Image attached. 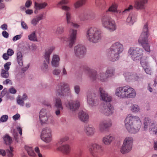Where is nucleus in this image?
<instances>
[{"label": "nucleus", "instance_id": "f257e3e1", "mask_svg": "<svg viewBox=\"0 0 157 157\" xmlns=\"http://www.w3.org/2000/svg\"><path fill=\"white\" fill-rule=\"evenodd\" d=\"M126 129L130 133H135L139 131L141 124L140 118L137 116L128 115L125 121Z\"/></svg>", "mask_w": 157, "mask_h": 157}, {"label": "nucleus", "instance_id": "f03ea898", "mask_svg": "<svg viewBox=\"0 0 157 157\" xmlns=\"http://www.w3.org/2000/svg\"><path fill=\"white\" fill-rule=\"evenodd\" d=\"M100 95L102 100L105 101L103 106V109L101 112L106 116H109L113 113V108L111 105L110 102L111 101L112 98L102 88L99 89Z\"/></svg>", "mask_w": 157, "mask_h": 157}, {"label": "nucleus", "instance_id": "7ed1b4c3", "mask_svg": "<svg viewBox=\"0 0 157 157\" xmlns=\"http://www.w3.org/2000/svg\"><path fill=\"white\" fill-rule=\"evenodd\" d=\"M148 24H145L143 28L141 34L138 40V42L140 44L144 50L147 52H151L150 45L148 42V38L150 34L148 28Z\"/></svg>", "mask_w": 157, "mask_h": 157}, {"label": "nucleus", "instance_id": "20e7f679", "mask_svg": "<svg viewBox=\"0 0 157 157\" xmlns=\"http://www.w3.org/2000/svg\"><path fill=\"white\" fill-rule=\"evenodd\" d=\"M115 94L121 98H134L136 96V92L133 88L128 86H126L117 88Z\"/></svg>", "mask_w": 157, "mask_h": 157}, {"label": "nucleus", "instance_id": "39448f33", "mask_svg": "<svg viewBox=\"0 0 157 157\" xmlns=\"http://www.w3.org/2000/svg\"><path fill=\"white\" fill-rule=\"evenodd\" d=\"M122 45L119 42L113 44L108 51L107 56L110 60L114 62L118 60L119 55L123 51Z\"/></svg>", "mask_w": 157, "mask_h": 157}, {"label": "nucleus", "instance_id": "423d86ee", "mask_svg": "<svg viewBox=\"0 0 157 157\" xmlns=\"http://www.w3.org/2000/svg\"><path fill=\"white\" fill-rule=\"evenodd\" d=\"M102 26L110 32L115 30L117 27L115 22L107 15H103L101 19Z\"/></svg>", "mask_w": 157, "mask_h": 157}, {"label": "nucleus", "instance_id": "0eeeda50", "mask_svg": "<svg viewBox=\"0 0 157 157\" xmlns=\"http://www.w3.org/2000/svg\"><path fill=\"white\" fill-rule=\"evenodd\" d=\"M86 36L90 41L96 43L101 39V33L97 28H91L87 32Z\"/></svg>", "mask_w": 157, "mask_h": 157}, {"label": "nucleus", "instance_id": "6e6552de", "mask_svg": "<svg viewBox=\"0 0 157 157\" xmlns=\"http://www.w3.org/2000/svg\"><path fill=\"white\" fill-rule=\"evenodd\" d=\"M132 142L133 139L131 137H126L121 148V152L123 154H124L130 151L132 148Z\"/></svg>", "mask_w": 157, "mask_h": 157}, {"label": "nucleus", "instance_id": "1a4fd4ad", "mask_svg": "<svg viewBox=\"0 0 157 157\" xmlns=\"http://www.w3.org/2000/svg\"><path fill=\"white\" fill-rule=\"evenodd\" d=\"M143 50L139 48H130L129 53L133 60H139L143 56Z\"/></svg>", "mask_w": 157, "mask_h": 157}, {"label": "nucleus", "instance_id": "9d476101", "mask_svg": "<svg viewBox=\"0 0 157 157\" xmlns=\"http://www.w3.org/2000/svg\"><path fill=\"white\" fill-rule=\"evenodd\" d=\"M61 6L63 10L66 11V15L68 26L71 27H74L76 28H78L79 25L77 24L74 23L70 21L71 20V14L68 12V11L70 10V8L68 6Z\"/></svg>", "mask_w": 157, "mask_h": 157}, {"label": "nucleus", "instance_id": "9b49d317", "mask_svg": "<svg viewBox=\"0 0 157 157\" xmlns=\"http://www.w3.org/2000/svg\"><path fill=\"white\" fill-rule=\"evenodd\" d=\"M57 92L59 95H66V94L70 93V89L67 84L63 83H61L60 85L57 87Z\"/></svg>", "mask_w": 157, "mask_h": 157}, {"label": "nucleus", "instance_id": "f8f14e48", "mask_svg": "<svg viewBox=\"0 0 157 157\" xmlns=\"http://www.w3.org/2000/svg\"><path fill=\"white\" fill-rule=\"evenodd\" d=\"M52 136L51 130L48 128L44 129L41 133V139L46 142H49L51 140Z\"/></svg>", "mask_w": 157, "mask_h": 157}, {"label": "nucleus", "instance_id": "ddd939ff", "mask_svg": "<svg viewBox=\"0 0 157 157\" xmlns=\"http://www.w3.org/2000/svg\"><path fill=\"white\" fill-rule=\"evenodd\" d=\"M101 147L96 144H91L89 146V151L91 154L94 156H96L97 153L101 150Z\"/></svg>", "mask_w": 157, "mask_h": 157}, {"label": "nucleus", "instance_id": "4468645a", "mask_svg": "<svg viewBox=\"0 0 157 157\" xmlns=\"http://www.w3.org/2000/svg\"><path fill=\"white\" fill-rule=\"evenodd\" d=\"M75 53L76 56L82 57L86 52V49L85 47L82 45H79L75 48Z\"/></svg>", "mask_w": 157, "mask_h": 157}, {"label": "nucleus", "instance_id": "2eb2a0df", "mask_svg": "<svg viewBox=\"0 0 157 157\" xmlns=\"http://www.w3.org/2000/svg\"><path fill=\"white\" fill-rule=\"evenodd\" d=\"M77 34V31L73 29H71L70 31V36L68 41L69 43V47H72L75 42Z\"/></svg>", "mask_w": 157, "mask_h": 157}, {"label": "nucleus", "instance_id": "dca6fc26", "mask_svg": "<svg viewBox=\"0 0 157 157\" xmlns=\"http://www.w3.org/2000/svg\"><path fill=\"white\" fill-rule=\"evenodd\" d=\"M147 2L144 0H136L135 2L134 7L137 10H144L146 7L145 4Z\"/></svg>", "mask_w": 157, "mask_h": 157}, {"label": "nucleus", "instance_id": "f3484780", "mask_svg": "<svg viewBox=\"0 0 157 157\" xmlns=\"http://www.w3.org/2000/svg\"><path fill=\"white\" fill-rule=\"evenodd\" d=\"M106 73L105 74H101L99 76H98V78L100 79L101 81L104 82L108 77H111L113 75L114 71L112 69H108L106 71Z\"/></svg>", "mask_w": 157, "mask_h": 157}, {"label": "nucleus", "instance_id": "a211bd4d", "mask_svg": "<svg viewBox=\"0 0 157 157\" xmlns=\"http://www.w3.org/2000/svg\"><path fill=\"white\" fill-rule=\"evenodd\" d=\"M54 48H52L49 49L48 51H46L44 55V58L46 59V61H44V68L43 69L44 70L45 69H47L48 67V64L49 63V60L50 57V55L52 53V51L54 50Z\"/></svg>", "mask_w": 157, "mask_h": 157}, {"label": "nucleus", "instance_id": "6ab92c4d", "mask_svg": "<svg viewBox=\"0 0 157 157\" xmlns=\"http://www.w3.org/2000/svg\"><path fill=\"white\" fill-rule=\"evenodd\" d=\"M112 125V123L110 121H105L101 122L99 125V129L102 132L107 128L110 127Z\"/></svg>", "mask_w": 157, "mask_h": 157}, {"label": "nucleus", "instance_id": "aec40b11", "mask_svg": "<svg viewBox=\"0 0 157 157\" xmlns=\"http://www.w3.org/2000/svg\"><path fill=\"white\" fill-rule=\"evenodd\" d=\"M67 106L69 107L71 110L74 111L78 108L80 106V103L78 101H71L69 102Z\"/></svg>", "mask_w": 157, "mask_h": 157}, {"label": "nucleus", "instance_id": "412c9836", "mask_svg": "<svg viewBox=\"0 0 157 157\" xmlns=\"http://www.w3.org/2000/svg\"><path fill=\"white\" fill-rule=\"evenodd\" d=\"M40 121L42 123H45L47 121L48 118L46 116V110L45 109H42L39 114Z\"/></svg>", "mask_w": 157, "mask_h": 157}, {"label": "nucleus", "instance_id": "4be33fe9", "mask_svg": "<svg viewBox=\"0 0 157 157\" xmlns=\"http://www.w3.org/2000/svg\"><path fill=\"white\" fill-rule=\"evenodd\" d=\"M55 107L57 109V110L56 112V115H59L60 113V110H63V109L61 101L60 99L58 98L56 100Z\"/></svg>", "mask_w": 157, "mask_h": 157}, {"label": "nucleus", "instance_id": "5701e85b", "mask_svg": "<svg viewBox=\"0 0 157 157\" xmlns=\"http://www.w3.org/2000/svg\"><path fill=\"white\" fill-rule=\"evenodd\" d=\"M124 75L126 80L128 81L129 79H132L134 80L135 81H137L140 78L139 76L136 74L131 75V73H130L127 72L125 73Z\"/></svg>", "mask_w": 157, "mask_h": 157}, {"label": "nucleus", "instance_id": "b1692460", "mask_svg": "<svg viewBox=\"0 0 157 157\" xmlns=\"http://www.w3.org/2000/svg\"><path fill=\"white\" fill-rule=\"evenodd\" d=\"M47 5V3L46 2L39 3L35 2L34 6L36 10L34 11V13H38V10L44 8Z\"/></svg>", "mask_w": 157, "mask_h": 157}, {"label": "nucleus", "instance_id": "393cba45", "mask_svg": "<svg viewBox=\"0 0 157 157\" xmlns=\"http://www.w3.org/2000/svg\"><path fill=\"white\" fill-rule=\"evenodd\" d=\"M118 5L116 3L113 2L109 9L104 13L103 15H107L109 12H117Z\"/></svg>", "mask_w": 157, "mask_h": 157}, {"label": "nucleus", "instance_id": "a878e982", "mask_svg": "<svg viewBox=\"0 0 157 157\" xmlns=\"http://www.w3.org/2000/svg\"><path fill=\"white\" fill-rule=\"evenodd\" d=\"M57 150L61 151L63 153L67 154H68L70 151L69 146L68 145H63L61 147H58Z\"/></svg>", "mask_w": 157, "mask_h": 157}, {"label": "nucleus", "instance_id": "bb28decb", "mask_svg": "<svg viewBox=\"0 0 157 157\" xmlns=\"http://www.w3.org/2000/svg\"><path fill=\"white\" fill-rule=\"evenodd\" d=\"M78 117L82 121L84 122L87 121L89 119V116L88 114L83 111L79 112Z\"/></svg>", "mask_w": 157, "mask_h": 157}, {"label": "nucleus", "instance_id": "cd10ccee", "mask_svg": "<svg viewBox=\"0 0 157 157\" xmlns=\"http://www.w3.org/2000/svg\"><path fill=\"white\" fill-rule=\"evenodd\" d=\"M59 60L60 58L58 55H53L52 61V66L56 67H58L59 65Z\"/></svg>", "mask_w": 157, "mask_h": 157}, {"label": "nucleus", "instance_id": "c85d7f7f", "mask_svg": "<svg viewBox=\"0 0 157 157\" xmlns=\"http://www.w3.org/2000/svg\"><path fill=\"white\" fill-rule=\"evenodd\" d=\"M140 59V64L144 68L146 67L149 66L148 60L147 59V57L142 56Z\"/></svg>", "mask_w": 157, "mask_h": 157}, {"label": "nucleus", "instance_id": "c756f323", "mask_svg": "<svg viewBox=\"0 0 157 157\" xmlns=\"http://www.w3.org/2000/svg\"><path fill=\"white\" fill-rule=\"evenodd\" d=\"M87 0H78L74 4L75 8H78L84 5L87 2Z\"/></svg>", "mask_w": 157, "mask_h": 157}, {"label": "nucleus", "instance_id": "7c9ffc66", "mask_svg": "<svg viewBox=\"0 0 157 157\" xmlns=\"http://www.w3.org/2000/svg\"><path fill=\"white\" fill-rule=\"evenodd\" d=\"M113 137L110 136L105 137L103 139V141L104 144L106 145L109 144L113 140Z\"/></svg>", "mask_w": 157, "mask_h": 157}, {"label": "nucleus", "instance_id": "2f4dec72", "mask_svg": "<svg viewBox=\"0 0 157 157\" xmlns=\"http://www.w3.org/2000/svg\"><path fill=\"white\" fill-rule=\"evenodd\" d=\"M5 143L6 144L9 145L12 142L11 137L8 135L6 134L3 137Z\"/></svg>", "mask_w": 157, "mask_h": 157}, {"label": "nucleus", "instance_id": "473e14b6", "mask_svg": "<svg viewBox=\"0 0 157 157\" xmlns=\"http://www.w3.org/2000/svg\"><path fill=\"white\" fill-rule=\"evenodd\" d=\"M87 71H89V73L90 75V78L92 80H94L96 78V72L95 71H92V70H90L88 67H87Z\"/></svg>", "mask_w": 157, "mask_h": 157}, {"label": "nucleus", "instance_id": "72a5a7b5", "mask_svg": "<svg viewBox=\"0 0 157 157\" xmlns=\"http://www.w3.org/2000/svg\"><path fill=\"white\" fill-rule=\"evenodd\" d=\"M25 149L27 151L29 155L32 156H35L36 154L32 147L26 146L25 147Z\"/></svg>", "mask_w": 157, "mask_h": 157}, {"label": "nucleus", "instance_id": "f704fd0d", "mask_svg": "<svg viewBox=\"0 0 157 157\" xmlns=\"http://www.w3.org/2000/svg\"><path fill=\"white\" fill-rule=\"evenodd\" d=\"M86 133L88 136L92 135L94 133V129L89 126L86 127Z\"/></svg>", "mask_w": 157, "mask_h": 157}, {"label": "nucleus", "instance_id": "c9c22d12", "mask_svg": "<svg viewBox=\"0 0 157 157\" xmlns=\"http://www.w3.org/2000/svg\"><path fill=\"white\" fill-rule=\"evenodd\" d=\"M87 101L89 105L91 106L94 105V101L92 98V94H89L87 95Z\"/></svg>", "mask_w": 157, "mask_h": 157}, {"label": "nucleus", "instance_id": "e433bc0d", "mask_svg": "<svg viewBox=\"0 0 157 157\" xmlns=\"http://www.w3.org/2000/svg\"><path fill=\"white\" fill-rule=\"evenodd\" d=\"M149 129L150 131L152 132L153 134H157V124H152Z\"/></svg>", "mask_w": 157, "mask_h": 157}, {"label": "nucleus", "instance_id": "4c0bfd02", "mask_svg": "<svg viewBox=\"0 0 157 157\" xmlns=\"http://www.w3.org/2000/svg\"><path fill=\"white\" fill-rule=\"evenodd\" d=\"M140 108L137 105H133L131 106V110L133 112H138L140 111Z\"/></svg>", "mask_w": 157, "mask_h": 157}, {"label": "nucleus", "instance_id": "58836bf2", "mask_svg": "<svg viewBox=\"0 0 157 157\" xmlns=\"http://www.w3.org/2000/svg\"><path fill=\"white\" fill-rule=\"evenodd\" d=\"M1 75L2 77L7 78L9 77V71L5 70L4 69H2L1 71Z\"/></svg>", "mask_w": 157, "mask_h": 157}, {"label": "nucleus", "instance_id": "ea45409f", "mask_svg": "<svg viewBox=\"0 0 157 157\" xmlns=\"http://www.w3.org/2000/svg\"><path fill=\"white\" fill-rule=\"evenodd\" d=\"M69 2V0H61L58 3L57 6L60 7V6H62L63 5L67 4Z\"/></svg>", "mask_w": 157, "mask_h": 157}, {"label": "nucleus", "instance_id": "a19ab883", "mask_svg": "<svg viewBox=\"0 0 157 157\" xmlns=\"http://www.w3.org/2000/svg\"><path fill=\"white\" fill-rule=\"evenodd\" d=\"M13 147H10V150L6 151L7 154L9 157H12L13 156Z\"/></svg>", "mask_w": 157, "mask_h": 157}, {"label": "nucleus", "instance_id": "79ce46f5", "mask_svg": "<svg viewBox=\"0 0 157 157\" xmlns=\"http://www.w3.org/2000/svg\"><path fill=\"white\" fill-rule=\"evenodd\" d=\"M29 39L31 40L36 41L37 38L35 33L33 32L28 36Z\"/></svg>", "mask_w": 157, "mask_h": 157}, {"label": "nucleus", "instance_id": "37998d69", "mask_svg": "<svg viewBox=\"0 0 157 157\" xmlns=\"http://www.w3.org/2000/svg\"><path fill=\"white\" fill-rule=\"evenodd\" d=\"M151 123V120L148 118H145L144 120V128H146V127L148 126Z\"/></svg>", "mask_w": 157, "mask_h": 157}, {"label": "nucleus", "instance_id": "c03bdc74", "mask_svg": "<svg viewBox=\"0 0 157 157\" xmlns=\"http://www.w3.org/2000/svg\"><path fill=\"white\" fill-rule=\"evenodd\" d=\"M105 3V0H95V4L98 6L104 4Z\"/></svg>", "mask_w": 157, "mask_h": 157}, {"label": "nucleus", "instance_id": "a18cd8bd", "mask_svg": "<svg viewBox=\"0 0 157 157\" xmlns=\"http://www.w3.org/2000/svg\"><path fill=\"white\" fill-rule=\"evenodd\" d=\"M11 64L10 62H7L4 65L5 70L8 71L10 68V66Z\"/></svg>", "mask_w": 157, "mask_h": 157}, {"label": "nucleus", "instance_id": "49530a36", "mask_svg": "<svg viewBox=\"0 0 157 157\" xmlns=\"http://www.w3.org/2000/svg\"><path fill=\"white\" fill-rule=\"evenodd\" d=\"M17 103L22 105L23 106L24 104L23 100L20 97L18 96L17 98Z\"/></svg>", "mask_w": 157, "mask_h": 157}, {"label": "nucleus", "instance_id": "de8ad7c7", "mask_svg": "<svg viewBox=\"0 0 157 157\" xmlns=\"http://www.w3.org/2000/svg\"><path fill=\"white\" fill-rule=\"evenodd\" d=\"M145 72L147 74L151 75L152 72V71L151 68L149 66L146 67L144 68Z\"/></svg>", "mask_w": 157, "mask_h": 157}, {"label": "nucleus", "instance_id": "09e8293b", "mask_svg": "<svg viewBox=\"0 0 157 157\" xmlns=\"http://www.w3.org/2000/svg\"><path fill=\"white\" fill-rule=\"evenodd\" d=\"M135 16L132 17L131 14L129 15L126 19V21L128 22H133L134 20Z\"/></svg>", "mask_w": 157, "mask_h": 157}, {"label": "nucleus", "instance_id": "8fccbe9b", "mask_svg": "<svg viewBox=\"0 0 157 157\" xmlns=\"http://www.w3.org/2000/svg\"><path fill=\"white\" fill-rule=\"evenodd\" d=\"M8 117L7 115H3L1 118L0 121L2 122H6L8 119Z\"/></svg>", "mask_w": 157, "mask_h": 157}, {"label": "nucleus", "instance_id": "3c124183", "mask_svg": "<svg viewBox=\"0 0 157 157\" xmlns=\"http://www.w3.org/2000/svg\"><path fill=\"white\" fill-rule=\"evenodd\" d=\"M133 8V6L132 5H130L129 7L126 9L122 12V14H124L126 12L129 11L130 10H132Z\"/></svg>", "mask_w": 157, "mask_h": 157}, {"label": "nucleus", "instance_id": "603ef678", "mask_svg": "<svg viewBox=\"0 0 157 157\" xmlns=\"http://www.w3.org/2000/svg\"><path fill=\"white\" fill-rule=\"evenodd\" d=\"M13 51L10 48H9L7 51V53L9 56H11L14 54Z\"/></svg>", "mask_w": 157, "mask_h": 157}, {"label": "nucleus", "instance_id": "864d4df0", "mask_svg": "<svg viewBox=\"0 0 157 157\" xmlns=\"http://www.w3.org/2000/svg\"><path fill=\"white\" fill-rule=\"evenodd\" d=\"M63 29L62 27L58 28L56 31L57 34H61L63 32Z\"/></svg>", "mask_w": 157, "mask_h": 157}, {"label": "nucleus", "instance_id": "5fc2aeb1", "mask_svg": "<svg viewBox=\"0 0 157 157\" xmlns=\"http://www.w3.org/2000/svg\"><path fill=\"white\" fill-rule=\"evenodd\" d=\"M35 151L38 154L39 157H42V155L40 152V150L38 147H36L35 148Z\"/></svg>", "mask_w": 157, "mask_h": 157}, {"label": "nucleus", "instance_id": "6e6d98bb", "mask_svg": "<svg viewBox=\"0 0 157 157\" xmlns=\"http://www.w3.org/2000/svg\"><path fill=\"white\" fill-rule=\"evenodd\" d=\"M21 37V35H17L14 36L13 38V41H15L17 40L20 39Z\"/></svg>", "mask_w": 157, "mask_h": 157}, {"label": "nucleus", "instance_id": "4d7b16f0", "mask_svg": "<svg viewBox=\"0 0 157 157\" xmlns=\"http://www.w3.org/2000/svg\"><path fill=\"white\" fill-rule=\"evenodd\" d=\"M32 1L30 0H28L26 2L25 6L26 7L29 8L31 5Z\"/></svg>", "mask_w": 157, "mask_h": 157}, {"label": "nucleus", "instance_id": "13d9d810", "mask_svg": "<svg viewBox=\"0 0 157 157\" xmlns=\"http://www.w3.org/2000/svg\"><path fill=\"white\" fill-rule=\"evenodd\" d=\"M9 55L7 53L3 54L2 56L3 59L5 60H7L9 58Z\"/></svg>", "mask_w": 157, "mask_h": 157}, {"label": "nucleus", "instance_id": "bf43d9fd", "mask_svg": "<svg viewBox=\"0 0 157 157\" xmlns=\"http://www.w3.org/2000/svg\"><path fill=\"white\" fill-rule=\"evenodd\" d=\"M10 91L12 94H15L16 93L17 90L13 87H12L10 89Z\"/></svg>", "mask_w": 157, "mask_h": 157}, {"label": "nucleus", "instance_id": "052dcab7", "mask_svg": "<svg viewBox=\"0 0 157 157\" xmlns=\"http://www.w3.org/2000/svg\"><path fill=\"white\" fill-rule=\"evenodd\" d=\"M2 36L5 38H7L9 36L8 33L6 31H3L2 32Z\"/></svg>", "mask_w": 157, "mask_h": 157}, {"label": "nucleus", "instance_id": "680f3d73", "mask_svg": "<svg viewBox=\"0 0 157 157\" xmlns=\"http://www.w3.org/2000/svg\"><path fill=\"white\" fill-rule=\"evenodd\" d=\"M60 72V70L58 69H56L53 71V73L55 75H59Z\"/></svg>", "mask_w": 157, "mask_h": 157}, {"label": "nucleus", "instance_id": "e2e57ef3", "mask_svg": "<svg viewBox=\"0 0 157 157\" xmlns=\"http://www.w3.org/2000/svg\"><path fill=\"white\" fill-rule=\"evenodd\" d=\"M17 59L22 58V55L21 52H18L17 53Z\"/></svg>", "mask_w": 157, "mask_h": 157}, {"label": "nucleus", "instance_id": "0e129e2a", "mask_svg": "<svg viewBox=\"0 0 157 157\" xmlns=\"http://www.w3.org/2000/svg\"><path fill=\"white\" fill-rule=\"evenodd\" d=\"M21 25L23 28L25 29L28 28V27L27 24L24 21L21 22Z\"/></svg>", "mask_w": 157, "mask_h": 157}, {"label": "nucleus", "instance_id": "69168bd1", "mask_svg": "<svg viewBox=\"0 0 157 157\" xmlns=\"http://www.w3.org/2000/svg\"><path fill=\"white\" fill-rule=\"evenodd\" d=\"M68 138L67 137H65L64 138L61 139L59 142V144H61L65 141H67L68 140Z\"/></svg>", "mask_w": 157, "mask_h": 157}, {"label": "nucleus", "instance_id": "338daca9", "mask_svg": "<svg viewBox=\"0 0 157 157\" xmlns=\"http://www.w3.org/2000/svg\"><path fill=\"white\" fill-rule=\"evenodd\" d=\"M20 115L19 114L17 113L16 115L13 116V119L15 121L17 120L20 117Z\"/></svg>", "mask_w": 157, "mask_h": 157}, {"label": "nucleus", "instance_id": "774afa93", "mask_svg": "<svg viewBox=\"0 0 157 157\" xmlns=\"http://www.w3.org/2000/svg\"><path fill=\"white\" fill-rule=\"evenodd\" d=\"M75 92L77 94H78L80 91V88L78 86H75Z\"/></svg>", "mask_w": 157, "mask_h": 157}]
</instances>
